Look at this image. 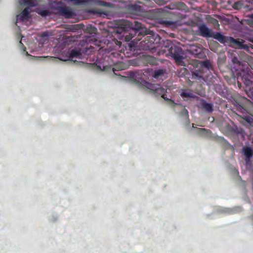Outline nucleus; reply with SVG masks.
<instances>
[{
	"label": "nucleus",
	"instance_id": "obj_1",
	"mask_svg": "<svg viewBox=\"0 0 253 253\" xmlns=\"http://www.w3.org/2000/svg\"><path fill=\"white\" fill-rule=\"evenodd\" d=\"M62 56V57L59 58L61 61H70L72 62V63H77V64H78L79 62L77 60H74L73 59L74 58H79V49L70 48L67 51H63Z\"/></svg>",
	"mask_w": 253,
	"mask_h": 253
},
{
	"label": "nucleus",
	"instance_id": "obj_2",
	"mask_svg": "<svg viewBox=\"0 0 253 253\" xmlns=\"http://www.w3.org/2000/svg\"><path fill=\"white\" fill-rule=\"evenodd\" d=\"M169 51V53L174 59L175 62L180 65H183V57L181 55V49L180 48L171 44Z\"/></svg>",
	"mask_w": 253,
	"mask_h": 253
},
{
	"label": "nucleus",
	"instance_id": "obj_3",
	"mask_svg": "<svg viewBox=\"0 0 253 253\" xmlns=\"http://www.w3.org/2000/svg\"><path fill=\"white\" fill-rule=\"evenodd\" d=\"M143 85L148 89L155 91L157 94L161 95L164 99L168 100V99L165 96V93L166 92L165 89L162 87L160 84H152L146 82H144Z\"/></svg>",
	"mask_w": 253,
	"mask_h": 253
},
{
	"label": "nucleus",
	"instance_id": "obj_4",
	"mask_svg": "<svg viewBox=\"0 0 253 253\" xmlns=\"http://www.w3.org/2000/svg\"><path fill=\"white\" fill-rule=\"evenodd\" d=\"M197 35L204 38H209L212 37L213 31L209 28L205 24L198 25Z\"/></svg>",
	"mask_w": 253,
	"mask_h": 253
},
{
	"label": "nucleus",
	"instance_id": "obj_5",
	"mask_svg": "<svg viewBox=\"0 0 253 253\" xmlns=\"http://www.w3.org/2000/svg\"><path fill=\"white\" fill-rule=\"evenodd\" d=\"M229 42L233 44V46L239 49H246L248 46L244 44V41L240 39H234L230 37L229 38Z\"/></svg>",
	"mask_w": 253,
	"mask_h": 253
},
{
	"label": "nucleus",
	"instance_id": "obj_6",
	"mask_svg": "<svg viewBox=\"0 0 253 253\" xmlns=\"http://www.w3.org/2000/svg\"><path fill=\"white\" fill-rule=\"evenodd\" d=\"M59 13L66 18H71L74 16V12L71 11L68 7L64 6L58 9Z\"/></svg>",
	"mask_w": 253,
	"mask_h": 253
},
{
	"label": "nucleus",
	"instance_id": "obj_7",
	"mask_svg": "<svg viewBox=\"0 0 253 253\" xmlns=\"http://www.w3.org/2000/svg\"><path fill=\"white\" fill-rule=\"evenodd\" d=\"M211 38L218 41L219 42L222 43L229 42V38H227L224 36L220 33L213 32L212 37Z\"/></svg>",
	"mask_w": 253,
	"mask_h": 253
},
{
	"label": "nucleus",
	"instance_id": "obj_8",
	"mask_svg": "<svg viewBox=\"0 0 253 253\" xmlns=\"http://www.w3.org/2000/svg\"><path fill=\"white\" fill-rule=\"evenodd\" d=\"M211 38L218 41L219 42L222 43L229 42V38H227L224 36L220 33L213 32L212 37Z\"/></svg>",
	"mask_w": 253,
	"mask_h": 253
},
{
	"label": "nucleus",
	"instance_id": "obj_9",
	"mask_svg": "<svg viewBox=\"0 0 253 253\" xmlns=\"http://www.w3.org/2000/svg\"><path fill=\"white\" fill-rule=\"evenodd\" d=\"M29 7H26L21 13L17 16V21H24L29 18Z\"/></svg>",
	"mask_w": 253,
	"mask_h": 253
},
{
	"label": "nucleus",
	"instance_id": "obj_10",
	"mask_svg": "<svg viewBox=\"0 0 253 253\" xmlns=\"http://www.w3.org/2000/svg\"><path fill=\"white\" fill-rule=\"evenodd\" d=\"M201 49L197 46L192 45L188 50V52L190 54L195 55L196 57H199L201 52Z\"/></svg>",
	"mask_w": 253,
	"mask_h": 253
},
{
	"label": "nucleus",
	"instance_id": "obj_11",
	"mask_svg": "<svg viewBox=\"0 0 253 253\" xmlns=\"http://www.w3.org/2000/svg\"><path fill=\"white\" fill-rule=\"evenodd\" d=\"M206 20L208 22L213 25V27L215 29H219V24L218 23V21L216 19L211 17L210 15H207L206 16Z\"/></svg>",
	"mask_w": 253,
	"mask_h": 253
},
{
	"label": "nucleus",
	"instance_id": "obj_12",
	"mask_svg": "<svg viewBox=\"0 0 253 253\" xmlns=\"http://www.w3.org/2000/svg\"><path fill=\"white\" fill-rule=\"evenodd\" d=\"M80 29H82L84 32H85L86 33H88L90 34L95 33V32L96 31V29L95 28H92L91 27H88V26L85 27V26L83 24H81V23H80Z\"/></svg>",
	"mask_w": 253,
	"mask_h": 253
},
{
	"label": "nucleus",
	"instance_id": "obj_13",
	"mask_svg": "<svg viewBox=\"0 0 253 253\" xmlns=\"http://www.w3.org/2000/svg\"><path fill=\"white\" fill-rule=\"evenodd\" d=\"M202 106L208 112L211 113L213 111V105L212 104L204 101L202 103Z\"/></svg>",
	"mask_w": 253,
	"mask_h": 253
},
{
	"label": "nucleus",
	"instance_id": "obj_14",
	"mask_svg": "<svg viewBox=\"0 0 253 253\" xmlns=\"http://www.w3.org/2000/svg\"><path fill=\"white\" fill-rule=\"evenodd\" d=\"M243 152L245 155L248 158H250L253 155L252 149L249 147H244L243 148Z\"/></svg>",
	"mask_w": 253,
	"mask_h": 253
},
{
	"label": "nucleus",
	"instance_id": "obj_15",
	"mask_svg": "<svg viewBox=\"0 0 253 253\" xmlns=\"http://www.w3.org/2000/svg\"><path fill=\"white\" fill-rule=\"evenodd\" d=\"M243 81L245 84L247 85H250L252 84L253 81L251 80L252 78L250 75L244 76L243 77Z\"/></svg>",
	"mask_w": 253,
	"mask_h": 253
},
{
	"label": "nucleus",
	"instance_id": "obj_16",
	"mask_svg": "<svg viewBox=\"0 0 253 253\" xmlns=\"http://www.w3.org/2000/svg\"><path fill=\"white\" fill-rule=\"evenodd\" d=\"M21 0V3L27 5L30 7H33L34 6L35 3L33 0Z\"/></svg>",
	"mask_w": 253,
	"mask_h": 253
},
{
	"label": "nucleus",
	"instance_id": "obj_17",
	"mask_svg": "<svg viewBox=\"0 0 253 253\" xmlns=\"http://www.w3.org/2000/svg\"><path fill=\"white\" fill-rule=\"evenodd\" d=\"M38 13L42 16L45 17L47 16H49L51 14V12L50 10L47 9H42L39 10Z\"/></svg>",
	"mask_w": 253,
	"mask_h": 253
},
{
	"label": "nucleus",
	"instance_id": "obj_18",
	"mask_svg": "<svg viewBox=\"0 0 253 253\" xmlns=\"http://www.w3.org/2000/svg\"><path fill=\"white\" fill-rule=\"evenodd\" d=\"M165 73V71L164 70H158L155 71L153 74V77L155 78H158L159 77L163 75Z\"/></svg>",
	"mask_w": 253,
	"mask_h": 253
},
{
	"label": "nucleus",
	"instance_id": "obj_19",
	"mask_svg": "<svg viewBox=\"0 0 253 253\" xmlns=\"http://www.w3.org/2000/svg\"><path fill=\"white\" fill-rule=\"evenodd\" d=\"M181 95L183 97H186V98L193 97L194 96L193 94L192 93L188 92V91H183L181 93Z\"/></svg>",
	"mask_w": 253,
	"mask_h": 253
},
{
	"label": "nucleus",
	"instance_id": "obj_20",
	"mask_svg": "<svg viewBox=\"0 0 253 253\" xmlns=\"http://www.w3.org/2000/svg\"><path fill=\"white\" fill-rule=\"evenodd\" d=\"M132 29H133L134 30H139L142 28V25L141 23H139L138 22H135L134 25H133L131 27Z\"/></svg>",
	"mask_w": 253,
	"mask_h": 253
},
{
	"label": "nucleus",
	"instance_id": "obj_21",
	"mask_svg": "<svg viewBox=\"0 0 253 253\" xmlns=\"http://www.w3.org/2000/svg\"><path fill=\"white\" fill-rule=\"evenodd\" d=\"M231 60L234 64H240V62L236 56H233Z\"/></svg>",
	"mask_w": 253,
	"mask_h": 253
},
{
	"label": "nucleus",
	"instance_id": "obj_22",
	"mask_svg": "<svg viewBox=\"0 0 253 253\" xmlns=\"http://www.w3.org/2000/svg\"><path fill=\"white\" fill-rule=\"evenodd\" d=\"M97 4L100 6H106L108 5V3L102 0L97 2Z\"/></svg>",
	"mask_w": 253,
	"mask_h": 253
},
{
	"label": "nucleus",
	"instance_id": "obj_23",
	"mask_svg": "<svg viewBox=\"0 0 253 253\" xmlns=\"http://www.w3.org/2000/svg\"><path fill=\"white\" fill-rule=\"evenodd\" d=\"M246 121L251 125L253 123V120L252 119L248 118L246 119Z\"/></svg>",
	"mask_w": 253,
	"mask_h": 253
},
{
	"label": "nucleus",
	"instance_id": "obj_24",
	"mask_svg": "<svg viewBox=\"0 0 253 253\" xmlns=\"http://www.w3.org/2000/svg\"><path fill=\"white\" fill-rule=\"evenodd\" d=\"M91 12H92V13H98L99 14H101V13L98 11H96V10H91Z\"/></svg>",
	"mask_w": 253,
	"mask_h": 253
},
{
	"label": "nucleus",
	"instance_id": "obj_25",
	"mask_svg": "<svg viewBox=\"0 0 253 253\" xmlns=\"http://www.w3.org/2000/svg\"><path fill=\"white\" fill-rule=\"evenodd\" d=\"M164 23L166 24L167 25H171L173 24L174 23L171 21H165L164 22Z\"/></svg>",
	"mask_w": 253,
	"mask_h": 253
},
{
	"label": "nucleus",
	"instance_id": "obj_26",
	"mask_svg": "<svg viewBox=\"0 0 253 253\" xmlns=\"http://www.w3.org/2000/svg\"><path fill=\"white\" fill-rule=\"evenodd\" d=\"M199 133H202L203 131H205L206 130L204 128H197Z\"/></svg>",
	"mask_w": 253,
	"mask_h": 253
},
{
	"label": "nucleus",
	"instance_id": "obj_27",
	"mask_svg": "<svg viewBox=\"0 0 253 253\" xmlns=\"http://www.w3.org/2000/svg\"><path fill=\"white\" fill-rule=\"evenodd\" d=\"M70 1H76L77 2H79V0H69Z\"/></svg>",
	"mask_w": 253,
	"mask_h": 253
},
{
	"label": "nucleus",
	"instance_id": "obj_28",
	"mask_svg": "<svg viewBox=\"0 0 253 253\" xmlns=\"http://www.w3.org/2000/svg\"><path fill=\"white\" fill-rule=\"evenodd\" d=\"M25 52H26V55H27V56H31V55H30L28 53V52H27V51H25Z\"/></svg>",
	"mask_w": 253,
	"mask_h": 253
},
{
	"label": "nucleus",
	"instance_id": "obj_29",
	"mask_svg": "<svg viewBox=\"0 0 253 253\" xmlns=\"http://www.w3.org/2000/svg\"><path fill=\"white\" fill-rule=\"evenodd\" d=\"M75 26H76V27L79 26V24H76V25H75Z\"/></svg>",
	"mask_w": 253,
	"mask_h": 253
},
{
	"label": "nucleus",
	"instance_id": "obj_30",
	"mask_svg": "<svg viewBox=\"0 0 253 253\" xmlns=\"http://www.w3.org/2000/svg\"><path fill=\"white\" fill-rule=\"evenodd\" d=\"M82 2H84V0H80V3H81Z\"/></svg>",
	"mask_w": 253,
	"mask_h": 253
},
{
	"label": "nucleus",
	"instance_id": "obj_31",
	"mask_svg": "<svg viewBox=\"0 0 253 253\" xmlns=\"http://www.w3.org/2000/svg\"><path fill=\"white\" fill-rule=\"evenodd\" d=\"M195 75L197 77H198V75L197 74H195Z\"/></svg>",
	"mask_w": 253,
	"mask_h": 253
}]
</instances>
